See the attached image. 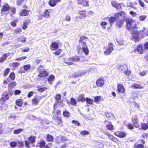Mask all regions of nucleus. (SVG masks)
I'll list each match as a JSON object with an SVG mask.
<instances>
[{"label":"nucleus","instance_id":"f257e3e1","mask_svg":"<svg viewBox=\"0 0 148 148\" xmlns=\"http://www.w3.org/2000/svg\"><path fill=\"white\" fill-rule=\"evenodd\" d=\"M126 27L127 29L129 30H133L132 34L134 40L136 42H138L140 39L139 36L140 33L136 30V24L135 21L131 19L128 18L126 20Z\"/></svg>","mask_w":148,"mask_h":148},{"label":"nucleus","instance_id":"f03ea898","mask_svg":"<svg viewBox=\"0 0 148 148\" xmlns=\"http://www.w3.org/2000/svg\"><path fill=\"white\" fill-rule=\"evenodd\" d=\"M88 39V37L84 36H82L80 38V42H81L83 44V45L82 47V49L80 47H77L78 52L79 53L81 54L83 51L86 55H87L88 53V49L87 48V46L85 45L86 44V42Z\"/></svg>","mask_w":148,"mask_h":148},{"label":"nucleus","instance_id":"7ed1b4c3","mask_svg":"<svg viewBox=\"0 0 148 148\" xmlns=\"http://www.w3.org/2000/svg\"><path fill=\"white\" fill-rule=\"evenodd\" d=\"M79 58L77 56H76L69 58L68 60H66L64 62L68 65H70L73 64V62H76L79 61Z\"/></svg>","mask_w":148,"mask_h":148},{"label":"nucleus","instance_id":"20e7f679","mask_svg":"<svg viewBox=\"0 0 148 148\" xmlns=\"http://www.w3.org/2000/svg\"><path fill=\"white\" fill-rule=\"evenodd\" d=\"M113 45L111 42L108 43V47L107 50L104 52V54L106 56H108L110 54L113 50Z\"/></svg>","mask_w":148,"mask_h":148},{"label":"nucleus","instance_id":"39448f33","mask_svg":"<svg viewBox=\"0 0 148 148\" xmlns=\"http://www.w3.org/2000/svg\"><path fill=\"white\" fill-rule=\"evenodd\" d=\"M10 55V53H8L3 54L1 57L0 58V63L4 62L6 60L8 56Z\"/></svg>","mask_w":148,"mask_h":148},{"label":"nucleus","instance_id":"423d86ee","mask_svg":"<svg viewBox=\"0 0 148 148\" xmlns=\"http://www.w3.org/2000/svg\"><path fill=\"white\" fill-rule=\"evenodd\" d=\"M114 134L121 138H123L126 136L127 134L124 132L118 131L115 132Z\"/></svg>","mask_w":148,"mask_h":148},{"label":"nucleus","instance_id":"0eeeda50","mask_svg":"<svg viewBox=\"0 0 148 148\" xmlns=\"http://www.w3.org/2000/svg\"><path fill=\"white\" fill-rule=\"evenodd\" d=\"M10 9V7L8 4H4L2 7L1 10V12L2 13H3L5 12L8 11Z\"/></svg>","mask_w":148,"mask_h":148},{"label":"nucleus","instance_id":"6e6552de","mask_svg":"<svg viewBox=\"0 0 148 148\" xmlns=\"http://www.w3.org/2000/svg\"><path fill=\"white\" fill-rule=\"evenodd\" d=\"M104 81L102 79H98L96 81V84L98 87H102L104 85Z\"/></svg>","mask_w":148,"mask_h":148},{"label":"nucleus","instance_id":"1a4fd4ad","mask_svg":"<svg viewBox=\"0 0 148 148\" xmlns=\"http://www.w3.org/2000/svg\"><path fill=\"white\" fill-rule=\"evenodd\" d=\"M104 124L106 125L107 129L109 130H113V126L111 123L109 122L105 121L104 122Z\"/></svg>","mask_w":148,"mask_h":148},{"label":"nucleus","instance_id":"9d476101","mask_svg":"<svg viewBox=\"0 0 148 148\" xmlns=\"http://www.w3.org/2000/svg\"><path fill=\"white\" fill-rule=\"evenodd\" d=\"M39 73L38 74V76L40 77H45L47 76L49 74L48 72L45 71L44 69L42 71H38Z\"/></svg>","mask_w":148,"mask_h":148},{"label":"nucleus","instance_id":"9b49d317","mask_svg":"<svg viewBox=\"0 0 148 148\" xmlns=\"http://www.w3.org/2000/svg\"><path fill=\"white\" fill-rule=\"evenodd\" d=\"M58 47V44L57 42H53L50 45V48L52 50H56Z\"/></svg>","mask_w":148,"mask_h":148},{"label":"nucleus","instance_id":"f8f14e48","mask_svg":"<svg viewBox=\"0 0 148 148\" xmlns=\"http://www.w3.org/2000/svg\"><path fill=\"white\" fill-rule=\"evenodd\" d=\"M118 89L119 92L123 93L125 91V89L123 85L121 84H118Z\"/></svg>","mask_w":148,"mask_h":148},{"label":"nucleus","instance_id":"ddd939ff","mask_svg":"<svg viewBox=\"0 0 148 148\" xmlns=\"http://www.w3.org/2000/svg\"><path fill=\"white\" fill-rule=\"evenodd\" d=\"M112 5L116 8L119 9L121 8V4L118 3L115 1H112L111 3Z\"/></svg>","mask_w":148,"mask_h":148},{"label":"nucleus","instance_id":"4468645a","mask_svg":"<svg viewBox=\"0 0 148 148\" xmlns=\"http://www.w3.org/2000/svg\"><path fill=\"white\" fill-rule=\"evenodd\" d=\"M114 15L115 17H116L118 18H120L122 17H124L125 16V13L124 12H120L115 13L114 14Z\"/></svg>","mask_w":148,"mask_h":148},{"label":"nucleus","instance_id":"2eb2a0df","mask_svg":"<svg viewBox=\"0 0 148 148\" xmlns=\"http://www.w3.org/2000/svg\"><path fill=\"white\" fill-rule=\"evenodd\" d=\"M123 22L121 20H117L115 24L116 27L117 28H121L123 26Z\"/></svg>","mask_w":148,"mask_h":148},{"label":"nucleus","instance_id":"dca6fc26","mask_svg":"<svg viewBox=\"0 0 148 148\" xmlns=\"http://www.w3.org/2000/svg\"><path fill=\"white\" fill-rule=\"evenodd\" d=\"M45 144V142L44 140H41L40 141H38L37 144V147H42L44 146Z\"/></svg>","mask_w":148,"mask_h":148},{"label":"nucleus","instance_id":"f3484780","mask_svg":"<svg viewBox=\"0 0 148 148\" xmlns=\"http://www.w3.org/2000/svg\"><path fill=\"white\" fill-rule=\"evenodd\" d=\"M137 50L140 54H142L143 53V49L141 45H139L137 47Z\"/></svg>","mask_w":148,"mask_h":148},{"label":"nucleus","instance_id":"a211bd4d","mask_svg":"<svg viewBox=\"0 0 148 148\" xmlns=\"http://www.w3.org/2000/svg\"><path fill=\"white\" fill-rule=\"evenodd\" d=\"M4 101H6L9 99V96L8 93L6 92H5L3 93L2 95L1 98Z\"/></svg>","mask_w":148,"mask_h":148},{"label":"nucleus","instance_id":"6ab92c4d","mask_svg":"<svg viewBox=\"0 0 148 148\" xmlns=\"http://www.w3.org/2000/svg\"><path fill=\"white\" fill-rule=\"evenodd\" d=\"M61 96L60 94H57L56 95L55 99L56 100L57 103H61L63 102L62 100H61Z\"/></svg>","mask_w":148,"mask_h":148},{"label":"nucleus","instance_id":"aec40b11","mask_svg":"<svg viewBox=\"0 0 148 148\" xmlns=\"http://www.w3.org/2000/svg\"><path fill=\"white\" fill-rule=\"evenodd\" d=\"M54 78V76L53 75H51L48 78V80L49 84H52Z\"/></svg>","mask_w":148,"mask_h":148},{"label":"nucleus","instance_id":"412c9836","mask_svg":"<svg viewBox=\"0 0 148 148\" xmlns=\"http://www.w3.org/2000/svg\"><path fill=\"white\" fill-rule=\"evenodd\" d=\"M58 105L59 106V107L60 108L64 107L65 106V104L63 103V102L61 103H57L56 102H55V103L54 105V109H55V107H56V106Z\"/></svg>","mask_w":148,"mask_h":148},{"label":"nucleus","instance_id":"4be33fe9","mask_svg":"<svg viewBox=\"0 0 148 148\" xmlns=\"http://www.w3.org/2000/svg\"><path fill=\"white\" fill-rule=\"evenodd\" d=\"M42 16L47 18H49V12L48 10H45L43 12Z\"/></svg>","mask_w":148,"mask_h":148},{"label":"nucleus","instance_id":"5701e85b","mask_svg":"<svg viewBox=\"0 0 148 148\" xmlns=\"http://www.w3.org/2000/svg\"><path fill=\"white\" fill-rule=\"evenodd\" d=\"M117 20V18L115 17L111 16L109 18V20L111 25H112V24L114 23Z\"/></svg>","mask_w":148,"mask_h":148},{"label":"nucleus","instance_id":"b1692460","mask_svg":"<svg viewBox=\"0 0 148 148\" xmlns=\"http://www.w3.org/2000/svg\"><path fill=\"white\" fill-rule=\"evenodd\" d=\"M23 131V129L19 128L18 129L14 130L13 131V133L15 134H18L22 133Z\"/></svg>","mask_w":148,"mask_h":148},{"label":"nucleus","instance_id":"393cba45","mask_svg":"<svg viewBox=\"0 0 148 148\" xmlns=\"http://www.w3.org/2000/svg\"><path fill=\"white\" fill-rule=\"evenodd\" d=\"M77 99L78 101H81L83 102L86 100L84 96V95H79L77 98Z\"/></svg>","mask_w":148,"mask_h":148},{"label":"nucleus","instance_id":"a878e982","mask_svg":"<svg viewBox=\"0 0 148 148\" xmlns=\"http://www.w3.org/2000/svg\"><path fill=\"white\" fill-rule=\"evenodd\" d=\"M79 14L81 16V17L79 18V19H81L82 18V16L85 17L86 16V12L85 10L79 11Z\"/></svg>","mask_w":148,"mask_h":148},{"label":"nucleus","instance_id":"bb28decb","mask_svg":"<svg viewBox=\"0 0 148 148\" xmlns=\"http://www.w3.org/2000/svg\"><path fill=\"white\" fill-rule=\"evenodd\" d=\"M131 87L134 88H142V87L141 85L140 84H138L136 83H135L133 85H132L131 86Z\"/></svg>","mask_w":148,"mask_h":148},{"label":"nucleus","instance_id":"cd10ccee","mask_svg":"<svg viewBox=\"0 0 148 148\" xmlns=\"http://www.w3.org/2000/svg\"><path fill=\"white\" fill-rule=\"evenodd\" d=\"M28 11L27 10H24L20 13V15L22 16H26L28 15Z\"/></svg>","mask_w":148,"mask_h":148},{"label":"nucleus","instance_id":"c85d7f7f","mask_svg":"<svg viewBox=\"0 0 148 148\" xmlns=\"http://www.w3.org/2000/svg\"><path fill=\"white\" fill-rule=\"evenodd\" d=\"M56 121L59 125L60 126H62L61 118L57 117L56 119Z\"/></svg>","mask_w":148,"mask_h":148},{"label":"nucleus","instance_id":"c756f323","mask_svg":"<svg viewBox=\"0 0 148 148\" xmlns=\"http://www.w3.org/2000/svg\"><path fill=\"white\" fill-rule=\"evenodd\" d=\"M47 140L49 142H52L53 141V138L51 135L48 134L47 136Z\"/></svg>","mask_w":148,"mask_h":148},{"label":"nucleus","instance_id":"7c9ffc66","mask_svg":"<svg viewBox=\"0 0 148 148\" xmlns=\"http://www.w3.org/2000/svg\"><path fill=\"white\" fill-rule=\"evenodd\" d=\"M107 23L105 21H102L100 23V25L102 28L104 29H105L106 28V26L107 25Z\"/></svg>","mask_w":148,"mask_h":148},{"label":"nucleus","instance_id":"2f4dec72","mask_svg":"<svg viewBox=\"0 0 148 148\" xmlns=\"http://www.w3.org/2000/svg\"><path fill=\"white\" fill-rule=\"evenodd\" d=\"M49 5L51 6H55L57 3L55 0H51L49 2Z\"/></svg>","mask_w":148,"mask_h":148},{"label":"nucleus","instance_id":"473e14b6","mask_svg":"<svg viewBox=\"0 0 148 148\" xmlns=\"http://www.w3.org/2000/svg\"><path fill=\"white\" fill-rule=\"evenodd\" d=\"M35 138L36 137L31 136L29 137L28 140L31 143H33L35 141Z\"/></svg>","mask_w":148,"mask_h":148},{"label":"nucleus","instance_id":"72a5a7b5","mask_svg":"<svg viewBox=\"0 0 148 148\" xmlns=\"http://www.w3.org/2000/svg\"><path fill=\"white\" fill-rule=\"evenodd\" d=\"M94 101L96 103H98L101 101V97L100 96H97L95 98Z\"/></svg>","mask_w":148,"mask_h":148},{"label":"nucleus","instance_id":"f704fd0d","mask_svg":"<svg viewBox=\"0 0 148 148\" xmlns=\"http://www.w3.org/2000/svg\"><path fill=\"white\" fill-rule=\"evenodd\" d=\"M70 103L71 105L76 106L77 103L75 99L73 98H71V100Z\"/></svg>","mask_w":148,"mask_h":148},{"label":"nucleus","instance_id":"c9c22d12","mask_svg":"<svg viewBox=\"0 0 148 148\" xmlns=\"http://www.w3.org/2000/svg\"><path fill=\"white\" fill-rule=\"evenodd\" d=\"M147 16L145 15H141L139 16L138 19L139 20L141 21H144L145 20Z\"/></svg>","mask_w":148,"mask_h":148},{"label":"nucleus","instance_id":"e433bc0d","mask_svg":"<svg viewBox=\"0 0 148 148\" xmlns=\"http://www.w3.org/2000/svg\"><path fill=\"white\" fill-rule=\"evenodd\" d=\"M134 146L135 148H143L144 147V145L142 144H135L134 145Z\"/></svg>","mask_w":148,"mask_h":148},{"label":"nucleus","instance_id":"4c0bfd02","mask_svg":"<svg viewBox=\"0 0 148 148\" xmlns=\"http://www.w3.org/2000/svg\"><path fill=\"white\" fill-rule=\"evenodd\" d=\"M10 146L12 147H15L17 145V142L15 141L12 142L10 143Z\"/></svg>","mask_w":148,"mask_h":148},{"label":"nucleus","instance_id":"58836bf2","mask_svg":"<svg viewBox=\"0 0 148 148\" xmlns=\"http://www.w3.org/2000/svg\"><path fill=\"white\" fill-rule=\"evenodd\" d=\"M86 101L87 103L91 104L92 103L93 100L88 98H86Z\"/></svg>","mask_w":148,"mask_h":148},{"label":"nucleus","instance_id":"ea45409f","mask_svg":"<svg viewBox=\"0 0 148 148\" xmlns=\"http://www.w3.org/2000/svg\"><path fill=\"white\" fill-rule=\"evenodd\" d=\"M39 100L36 98H35L32 100V102L33 104L35 105L37 104L39 102Z\"/></svg>","mask_w":148,"mask_h":148},{"label":"nucleus","instance_id":"a19ab883","mask_svg":"<svg viewBox=\"0 0 148 148\" xmlns=\"http://www.w3.org/2000/svg\"><path fill=\"white\" fill-rule=\"evenodd\" d=\"M108 137L109 139L113 141H115L117 140V138L114 137V136L111 134L109 135Z\"/></svg>","mask_w":148,"mask_h":148},{"label":"nucleus","instance_id":"79ce46f5","mask_svg":"<svg viewBox=\"0 0 148 148\" xmlns=\"http://www.w3.org/2000/svg\"><path fill=\"white\" fill-rule=\"evenodd\" d=\"M30 66L29 64L25 65L23 66L24 69L26 71L29 70L30 68Z\"/></svg>","mask_w":148,"mask_h":148},{"label":"nucleus","instance_id":"37998d69","mask_svg":"<svg viewBox=\"0 0 148 148\" xmlns=\"http://www.w3.org/2000/svg\"><path fill=\"white\" fill-rule=\"evenodd\" d=\"M118 44L120 45H122L123 44V40L122 39H119L117 40Z\"/></svg>","mask_w":148,"mask_h":148},{"label":"nucleus","instance_id":"c03bdc74","mask_svg":"<svg viewBox=\"0 0 148 148\" xmlns=\"http://www.w3.org/2000/svg\"><path fill=\"white\" fill-rule=\"evenodd\" d=\"M10 78L12 80H14L15 78V74L14 72L11 73L10 75Z\"/></svg>","mask_w":148,"mask_h":148},{"label":"nucleus","instance_id":"a18cd8bd","mask_svg":"<svg viewBox=\"0 0 148 148\" xmlns=\"http://www.w3.org/2000/svg\"><path fill=\"white\" fill-rule=\"evenodd\" d=\"M81 75H82L79 72H78L77 73H75L72 76V77L73 78H75L77 77H79V76H81Z\"/></svg>","mask_w":148,"mask_h":148},{"label":"nucleus","instance_id":"49530a36","mask_svg":"<svg viewBox=\"0 0 148 148\" xmlns=\"http://www.w3.org/2000/svg\"><path fill=\"white\" fill-rule=\"evenodd\" d=\"M142 127L143 129L147 130L148 128V125L145 123H143L141 124Z\"/></svg>","mask_w":148,"mask_h":148},{"label":"nucleus","instance_id":"de8ad7c7","mask_svg":"<svg viewBox=\"0 0 148 148\" xmlns=\"http://www.w3.org/2000/svg\"><path fill=\"white\" fill-rule=\"evenodd\" d=\"M46 89L47 88L45 87L39 88L38 89V90L40 92H42L45 91Z\"/></svg>","mask_w":148,"mask_h":148},{"label":"nucleus","instance_id":"09e8293b","mask_svg":"<svg viewBox=\"0 0 148 148\" xmlns=\"http://www.w3.org/2000/svg\"><path fill=\"white\" fill-rule=\"evenodd\" d=\"M28 22L27 21H25L23 23V29H25L27 27Z\"/></svg>","mask_w":148,"mask_h":148},{"label":"nucleus","instance_id":"8fccbe9b","mask_svg":"<svg viewBox=\"0 0 148 148\" xmlns=\"http://www.w3.org/2000/svg\"><path fill=\"white\" fill-rule=\"evenodd\" d=\"M63 115L66 117H68L70 116V113L67 111H64L63 112Z\"/></svg>","mask_w":148,"mask_h":148},{"label":"nucleus","instance_id":"3c124183","mask_svg":"<svg viewBox=\"0 0 148 148\" xmlns=\"http://www.w3.org/2000/svg\"><path fill=\"white\" fill-rule=\"evenodd\" d=\"M138 2L140 5L142 7H144L145 5L143 1L141 0H138Z\"/></svg>","mask_w":148,"mask_h":148},{"label":"nucleus","instance_id":"603ef678","mask_svg":"<svg viewBox=\"0 0 148 148\" xmlns=\"http://www.w3.org/2000/svg\"><path fill=\"white\" fill-rule=\"evenodd\" d=\"M16 103L18 106H21L22 104V102L21 100H19L16 101Z\"/></svg>","mask_w":148,"mask_h":148},{"label":"nucleus","instance_id":"864d4df0","mask_svg":"<svg viewBox=\"0 0 148 148\" xmlns=\"http://www.w3.org/2000/svg\"><path fill=\"white\" fill-rule=\"evenodd\" d=\"M147 71H146L140 72L139 73L140 75L141 76H143L147 74Z\"/></svg>","mask_w":148,"mask_h":148},{"label":"nucleus","instance_id":"5fc2aeb1","mask_svg":"<svg viewBox=\"0 0 148 148\" xmlns=\"http://www.w3.org/2000/svg\"><path fill=\"white\" fill-rule=\"evenodd\" d=\"M16 117V116L14 114H11L10 115L8 118L10 119H14Z\"/></svg>","mask_w":148,"mask_h":148},{"label":"nucleus","instance_id":"6e6d98bb","mask_svg":"<svg viewBox=\"0 0 148 148\" xmlns=\"http://www.w3.org/2000/svg\"><path fill=\"white\" fill-rule=\"evenodd\" d=\"M80 134L82 135H85L89 134V132L86 131H82L80 132Z\"/></svg>","mask_w":148,"mask_h":148},{"label":"nucleus","instance_id":"4d7b16f0","mask_svg":"<svg viewBox=\"0 0 148 148\" xmlns=\"http://www.w3.org/2000/svg\"><path fill=\"white\" fill-rule=\"evenodd\" d=\"M19 65V63L17 62H14L12 63V65L13 67L16 68Z\"/></svg>","mask_w":148,"mask_h":148},{"label":"nucleus","instance_id":"13d9d810","mask_svg":"<svg viewBox=\"0 0 148 148\" xmlns=\"http://www.w3.org/2000/svg\"><path fill=\"white\" fill-rule=\"evenodd\" d=\"M10 69L9 68H7L6 69L4 74V75L5 76L8 74L10 71Z\"/></svg>","mask_w":148,"mask_h":148},{"label":"nucleus","instance_id":"bf43d9fd","mask_svg":"<svg viewBox=\"0 0 148 148\" xmlns=\"http://www.w3.org/2000/svg\"><path fill=\"white\" fill-rule=\"evenodd\" d=\"M21 92V91L18 90H16L14 91V94L15 95H17L20 94Z\"/></svg>","mask_w":148,"mask_h":148},{"label":"nucleus","instance_id":"052dcab7","mask_svg":"<svg viewBox=\"0 0 148 148\" xmlns=\"http://www.w3.org/2000/svg\"><path fill=\"white\" fill-rule=\"evenodd\" d=\"M27 57L25 56H23L17 58L16 59V60L21 61L24 60Z\"/></svg>","mask_w":148,"mask_h":148},{"label":"nucleus","instance_id":"680f3d73","mask_svg":"<svg viewBox=\"0 0 148 148\" xmlns=\"http://www.w3.org/2000/svg\"><path fill=\"white\" fill-rule=\"evenodd\" d=\"M18 41H19L22 42H25L26 41V39L24 37H22L18 39Z\"/></svg>","mask_w":148,"mask_h":148},{"label":"nucleus","instance_id":"e2e57ef3","mask_svg":"<svg viewBox=\"0 0 148 148\" xmlns=\"http://www.w3.org/2000/svg\"><path fill=\"white\" fill-rule=\"evenodd\" d=\"M24 0H17V4L18 6L21 5Z\"/></svg>","mask_w":148,"mask_h":148},{"label":"nucleus","instance_id":"0e129e2a","mask_svg":"<svg viewBox=\"0 0 148 148\" xmlns=\"http://www.w3.org/2000/svg\"><path fill=\"white\" fill-rule=\"evenodd\" d=\"M21 29L20 28H18L14 31L15 33L16 34L19 33L21 32Z\"/></svg>","mask_w":148,"mask_h":148},{"label":"nucleus","instance_id":"69168bd1","mask_svg":"<svg viewBox=\"0 0 148 148\" xmlns=\"http://www.w3.org/2000/svg\"><path fill=\"white\" fill-rule=\"evenodd\" d=\"M61 52L60 49H58L57 51L55 52V54L56 55H59L60 54Z\"/></svg>","mask_w":148,"mask_h":148},{"label":"nucleus","instance_id":"338daca9","mask_svg":"<svg viewBox=\"0 0 148 148\" xmlns=\"http://www.w3.org/2000/svg\"><path fill=\"white\" fill-rule=\"evenodd\" d=\"M72 123L77 125V126H79L80 124L77 121L73 120L72 121Z\"/></svg>","mask_w":148,"mask_h":148},{"label":"nucleus","instance_id":"774afa93","mask_svg":"<svg viewBox=\"0 0 148 148\" xmlns=\"http://www.w3.org/2000/svg\"><path fill=\"white\" fill-rule=\"evenodd\" d=\"M144 49L147 50L148 49V42H146L144 45Z\"/></svg>","mask_w":148,"mask_h":148}]
</instances>
